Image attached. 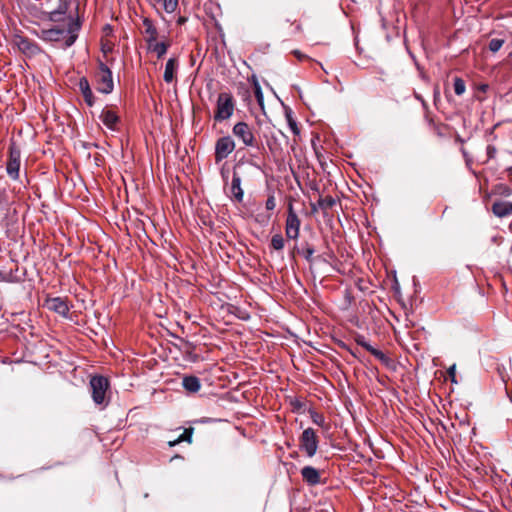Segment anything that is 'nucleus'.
Returning <instances> with one entry per match:
<instances>
[{"label": "nucleus", "mask_w": 512, "mask_h": 512, "mask_svg": "<svg viewBox=\"0 0 512 512\" xmlns=\"http://www.w3.org/2000/svg\"><path fill=\"white\" fill-rule=\"evenodd\" d=\"M480 89L485 92L487 89H488V85L487 84H483L480 86Z\"/></svg>", "instance_id": "c03bdc74"}, {"label": "nucleus", "mask_w": 512, "mask_h": 512, "mask_svg": "<svg viewBox=\"0 0 512 512\" xmlns=\"http://www.w3.org/2000/svg\"><path fill=\"white\" fill-rule=\"evenodd\" d=\"M179 67V63L177 58L171 57L167 60L165 65V70L163 74V79L166 83H171L175 78V73Z\"/></svg>", "instance_id": "a211bd4d"}, {"label": "nucleus", "mask_w": 512, "mask_h": 512, "mask_svg": "<svg viewBox=\"0 0 512 512\" xmlns=\"http://www.w3.org/2000/svg\"><path fill=\"white\" fill-rule=\"evenodd\" d=\"M20 160V150L15 145H11L9 148V157L6 163V172L13 180H17L19 178Z\"/></svg>", "instance_id": "1a4fd4ad"}, {"label": "nucleus", "mask_w": 512, "mask_h": 512, "mask_svg": "<svg viewBox=\"0 0 512 512\" xmlns=\"http://www.w3.org/2000/svg\"><path fill=\"white\" fill-rule=\"evenodd\" d=\"M182 387L188 393H197L201 389V381L197 376L186 375L182 378Z\"/></svg>", "instance_id": "f3484780"}, {"label": "nucleus", "mask_w": 512, "mask_h": 512, "mask_svg": "<svg viewBox=\"0 0 512 512\" xmlns=\"http://www.w3.org/2000/svg\"><path fill=\"white\" fill-rule=\"evenodd\" d=\"M301 29H302L301 25H300V24H298V25L296 26V30H297V31H301Z\"/></svg>", "instance_id": "a18cd8bd"}, {"label": "nucleus", "mask_w": 512, "mask_h": 512, "mask_svg": "<svg viewBox=\"0 0 512 512\" xmlns=\"http://www.w3.org/2000/svg\"><path fill=\"white\" fill-rule=\"evenodd\" d=\"M73 16L69 14L68 16L62 15V12L53 10L47 14V20L55 23L56 25H60V23H64L67 27V23L69 21V17Z\"/></svg>", "instance_id": "5701e85b"}, {"label": "nucleus", "mask_w": 512, "mask_h": 512, "mask_svg": "<svg viewBox=\"0 0 512 512\" xmlns=\"http://www.w3.org/2000/svg\"><path fill=\"white\" fill-rule=\"evenodd\" d=\"M143 26L145 28V40H146V43H150V42H153L155 40H157V37H158V31H157V28L154 26L153 22L148 19V18H144L143 19Z\"/></svg>", "instance_id": "aec40b11"}, {"label": "nucleus", "mask_w": 512, "mask_h": 512, "mask_svg": "<svg viewBox=\"0 0 512 512\" xmlns=\"http://www.w3.org/2000/svg\"><path fill=\"white\" fill-rule=\"evenodd\" d=\"M10 201L5 187H0V211L9 207Z\"/></svg>", "instance_id": "a878e982"}, {"label": "nucleus", "mask_w": 512, "mask_h": 512, "mask_svg": "<svg viewBox=\"0 0 512 512\" xmlns=\"http://www.w3.org/2000/svg\"><path fill=\"white\" fill-rule=\"evenodd\" d=\"M79 89L82 93L85 103L89 107H92L94 105L95 99L87 78L83 77L79 80Z\"/></svg>", "instance_id": "dca6fc26"}, {"label": "nucleus", "mask_w": 512, "mask_h": 512, "mask_svg": "<svg viewBox=\"0 0 512 512\" xmlns=\"http://www.w3.org/2000/svg\"><path fill=\"white\" fill-rule=\"evenodd\" d=\"M11 43L28 58H33L43 52L42 48L35 41L30 40L20 33H14L12 35Z\"/></svg>", "instance_id": "20e7f679"}, {"label": "nucleus", "mask_w": 512, "mask_h": 512, "mask_svg": "<svg viewBox=\"0 0 512 512\" xmlns=\"http://www.w3.org/2000/svg\"><path fill=\"white\" fill-rule=\"evenodd\" d=\"M356 342L358 345H360L361 347H363L365 350H367L368 352L371 351V349L373 348L372 345H370L369 342L366 341L365 337L364 336H358L356 338Z\"/></svg>", "instance_id": "2f4dec72"}, {"label": "nucleus", "mask_w": 512, "mask_h": 512, "mask_svg": "<svg viewBox=\"0 0 512 512\" xmlns=\"http://www.w3.org/2000/svg\"><path fill=\"white\" fill-rule=\"evenodd\" d=\"M75 10L76 15L69 17L67 27L55 25L50 28H42L36 33L37 37L46 42H63L64 48L74 45L82 26V21L78 14V5Z\"/></svg>", "instance_id": "f257e3e1"}, {"label": "nucleus", "mask_w": 512, "mask_h": 512, "mask_svg": "<svg viewBox=\"0 0 512 512\" xmlns=\"http://www.w3.org/2000/svg\"><path fill=\"white\" fill-rule=\"evenodd\" d=\"M255 97L257 99V102L259 103V105H263V100H264V97H263V93H262V90H261V87L256 84L255 85Z\"/></svg>", "instance_id": "f704fd0d"}, {"label": "nucleus", "mask_w": 512, "mask_h": 512, "mask_svg": "<svg viewBox=\"0 0 512 512\" xmlns=\"http://www.w3.org/2000/svg\"><path fill=\"white\" fill-rule=\"evenodd\" d=\"M336 204V200L332 196H326L324 198L320 197L316 204H312V211L315 212L318 209L323 211H327L331 209Z\"/></svg>", "instance_id": "412c9836"}, {"label": "nucleus", "mask_w": 512, "mask_h": 512, "mask_svg": "<svg viewBox=\"0 0 512 512\" xmlns=\"http://www.w3.org/2000/svg\"><path fill=\"white\" fill-rule=\"evenodd\" d=\"M235 101L231 93L222 92L218 95L216 103V111L214 114L215 121L222 122L229 119L234 112Z\"/></svg>", "instance_id": "7ed1b4c3"}, {"label": "nucleus", "mask_w": 512, "mask_h": 512, "mask_svg": "<svg viewBox=\"0 0 512 512\" xmlns=\"http://www.w3.org/2000/svg\"><path fill=\"white\" fill-rule=\"evenodd\" d=\"M418 100H420L423 104H425L424 100L420 96H416Z\"/></svg>", "instance_id": "49530a36"}, {"label": "nucleus", "mask_w": 512, "mask_h": 512, "mask_svg": "<svg viewBox=\"0 0 512 512\" xmlns=\"http://www.w3.org/2000/svg\"><path fill=\"white\" fill-rule=\"evenodd\" d=\"M310 417L314 424H316L320 427L325 426L326 423H325V417L323 416V414L318 413L315 410H310Z\"/></svg>", "instance_id": "cd10ccee"}, {"label": "nucleus", "mask_w": 512, "mask_h": 512, "mask_svg": "<svg viewBox=\"0 0 512 512\" xmlns=\"http://www.w3.org/2000/svg\"><path fill=\"white\" fill-rule=\"evenodd\" d=\"M300 473L303 481L309 486H316L322 483L319 470L313 466H304Z\"/></svg>", "instance_id": "9b49d317"}, {"label": "nucleus", "mask_w": 512, "mask_h": 512, "mask_svg": "<svg viewBox=\"0 0 512 512\" xmlns=\"http://www.w3.org/2000/svg\"><path fill=\"white\" fill-rule=\"evenodd\" d=\"M269 219H270V215H267V216L258 215L256 218V221L261 224H266V223H268Z\"/></svg>", "instance_id": "ea45409f"}, {"label": "nucleus", "mask_w": 512, "mask_h": 512, "mask_svg": "<svg viewBox=\"0 0 512 512\" xmlns=\"http://www.w3.org/2000/svg\"><path fill=\"white\" fill-rule=\"evenodd\" d=\"M97 90L103 94H110L114 89L112 72L109 67L99 61L98 71L95 74Z\"/></svg>", "instance_id": "39448f33"}, {"label": "nucleus", "mask_w": 512, "mask_h": 512, "mask_svg": "<svg viewBox=\"0 0 512 512\" xmlns=\"http://www.w3.org/2000/svg\"><path fill=\"white\" fill-rule=\"evenodd\" d=\"M297 252L301 254L307 262H313V255L315 253V249L308 242L301 243L300 247H297Z\"/></svg>", "instance_id": "4be33fe9"}, {"label": "nucleus", "mask_w": 512, "mask_h": 512, "mask_svg": "<svg viewBox=\"0 0 512 512\" xmlns=\"http://www.w3.org/2000/svg\"><path fill=\"white\" fill-rule=\"evenodd\" d=\"M233 135L238 138L246 147H255L256 138L253 128L246 122H238L232 128Z\"/></svg>", "instance_id": "6e6552de"}, {"label": "nucleus", "mask_w": 512, "mask_h": 512, "mask_svg": "<svg viewBox=\"0 0 512 512\" xmlns=\"http://www.w3.org/2000/svg\"><path fill=\"white\" fill-rule=\"evenodd\" d=\"M503 44H504L503 39L493 38L490 40L488 47L491 52L496 53L501 49Z\"/></svg>", "instance_id": "c85d7f7f"}, {"label": "nucleus", "mask_w": 512, "mask_h": 512, "mask_svg": "<svg viewBox=\"0 0 512 512\" xmlns=\"http://www.w3.org/2000/svg\"><path fill=\"white\" fill-rule=\"evenodd\" d=\"M271 247L274 250H282L284 248V238L281 234H275L272 236Z\"/></svg>", "instance_id": "bb28decb"}, {"label": "nucleus", "mask_w": 512, "mask_h": 512, "mask_svg": "<svg viewBox=\"0 0 512 512\" xmlns=\"http://www.w3.org/2000/svg\"><path fill=\"white\" fill-rule=\"evenodd\" d=\"M453 87H454V92L456 95L461 96L465 93L466 85L462 78L455 77Z\"/></svg>", "instance_id": "393cba45"}, {"label": "nucleus", "mask_w": 512, "mask_h": 512, "mask_svg": "<svg viewBox=\"0 0 512 512\" xmlns=\"http://www.w3.org/2000/svg\"><path fill=\"white\" fill-rule=\"evenodd\" d=\"M265 207L268 211H273L276 207V200L273 194L269 195L266 202Z\"/></svg>", "instance_id": "473e14b6"}, {"label": "nucleus", "mask_w": 512, "mask_h": 512, "mask_svg": "<svg viewBox=\"0 0 512 512\" xmlns=\"http://www.w3.org/2000/svg\"><path fill=\"white\" fill-rule=\"evenodd\" d=\"M169 47L170 43L168 41L157 42V40H155L147 44L148 51L155 53L158 59L163 58Z\"/></svg>", "instance_id": "6ab92c4d"}, {"label": "nucleus", "mask_w": 512, "mask_h": 512, "mask_svg": "<svg viewBox=\"0 0 512 512\" xmlns=\"http://www.w3.org/2000/svg\"><path fill=\"white\" fill-rule=\"evenodd\" d=\"M99 118L108 129L112 131L117 130V125L120 122V118L115 111L104 108L101 111Z\"/></svg>", "instance_id": "ddd939ff"}, {"label": "nucleus", "mask_w": 512, "mask_h": 512, "mask_svg": "<svg viewBox=\"0 0 512 512\" xmlns=\"http://www.w3.org/2000/svg\"><path fill=\"white\" fill-rule=\"evenodd\" d=\"M187 22V17L185 16H179L178 19H177V24L178 25H183Z\"/></svg>", "instance_id": "79ce46f5"}, {"label": "nucleus", "mask_w": 512, "mask_h": 512, "mask_svg": "<svg viewBox=\"0 0 512 512\" xmlns=\"http://www.w3.org/2000/svg\"><path fill=\"white\" fill-rule=\"evenodd\" d=\"M488 159H493L496 155V148L493 145H488L486 148Z\"/></svg>", "instance_id": "4c0bfd02"}, {"label": "nucleus", "mask_w": 512, "mask_h": 512, "mask_svg": "<svg viewBox=\"0 0 512 512\" xmlns=\"http://www.w3.org/2000/svg\"><path fill=\"white\" fill-rule=\"evenodd\" d=\"M300 231V220L295 213L292 204L288 206V214L285 224V233L288 239H297Z\"/></svg>", "instance_id": "9d476101"}, {"label": "nucleus", "mask_w": 512, "mask_h": 512, "mask_svg": "<svg viewBox=\"0 0 512 512\" xmlns=\"http://www.w3.org/2000/svg\"><path fill=\"white\" fill-rule=\"evenodd\" d=\"M318 445L319 439L315 430L311 427L306 428L299 438L300 450L303 451L307 457L312 458L317 452Z\"/></svg>", "instance_id": "423d86ee"}, {"label": "nucleus", "mask_w": 512, "mask_h": 512, "mask_svg": "<svg viewBox=\"0 0 512 512\" xmlns=\"http://www.w3.org/2000/svg\"><path fill=\"white\" fill-rule=\"evenodd\" d=\"M448 376L451 380L452 383H457V380H456V365L453 364L452 366L449 367L448 371Z\"/></svg>", "instance_id": "c9c22d12"}, {"label": "nucleus", "mask_w": 512, "mask_h": 512, "mask_svg": "<svg viewBox=\"0 0 512 512\" xmlns=\"http://www.w3.org/2000/svg\"><path fill=\"white\" fill-rule=\"evenodd\" d=\"M70 3L71 0H61L55 10L62 12V15L68 16L67 12L69 10Z\"/></svg>", "instance_id": "7c9ffc66"}, {"label": "nucleus", "mask_w": 512, "mask_h": 512, "mask_svg": "<svg viewBox=\"0 0 512 512\" xmlns=\"http://www.w3.org/2000/svg\"><path fill=\"white\" fill-rule=\"evenodd\" d=\"M292 54L299 60V61H303L304 59L307 58V56L305 54H303L301 51L299 50H293L292 51Z\"/></svg>", "instance_id": "58836bf2"}, {"label": "nucleus", "mask_w": 512, "mask_h": 512, "mask_svg": "<svg viewBox=\"0 0 512 512\" xmlns=\"http://www.w3.org/2000/svg\"><path fill=\"white\" fill-rule=\"evenodd\" d=\"M46 306L49 310L61 315L67 316L69 307L67 302L61 297H53L46 300Z\"/></svg>", "instance_id": "f8f14e48"}, {"label": "nucleus", "mask_w": 512, "mask_h": 512, "mask_svg": "<svg viewBox=\"0 0 512 512\" xmlns=\"http://www.w3.org/2000/svg\"><path fill=\"white\" fill-rule=\"evenodd\" d=\"M179 443H181V440H180V439H179V437H178L177 439H175V440H173V441H169V442H168V445H169L170 447H174V446L178 445Z\"/></svg>", "instance_id": "37998d69"}, {"label": "nucleus", "mask_w": 512, "mask_h": 512, "mask_svg": "<svg viewBox=\"0 0 512 512\" xmlns=\"http://www.w3.org/2000/svg\"><path fill=\"white\" fill-rule=\"evenodd\" d=\"M235 147V141L231 136L227 135L218 138L215 142V163L219 164L226 159L235 150Z\"/></svg>", "instance_id": "0eeeda50"}, {"label": "nucleus", "mask_w": 512, "mask_h": 512, "mask_svg": "<svg viewBox=\"0 0 512 512\" xmlns=\"http://www.w3.org/2000/svg\"><path fill=\"white\" fill-rule=\"evenodd\" d=\"M434 102L436 103L439 99H440V91H439V88L436 87L434 89Z\"/></svg>", "instance_id": "a19ab883"}, {"label": "nucleus", "mask_w": 512, "mask_h": 512, "mask_svg": "<svg viewBox=\"0 0 512 512\" xmlns=\"http://www.w3.org/2000/svg\"><path fill=\"white\" fill-rule=\"evenodd\" d=\"M492 212L499 218H504L512 214V202L495 201L492 204Z\"/></svg>", "instance_id": "2eb2a0df"}, {"label": "nucleus", "mask_w": 512, "mask_h": 512, "mask_svg": "<svg viewBox=\"0 0 512 512\" xmlns=\"http://www.w3.org/2000/svg\"><path fill=\"white\" fill-rule=\"evenodd\" d=\"M109 380L101 375H96L90 379V389L93 402L99 406H107L108 400L106 398L107 390L109 389Z\"/></svg>", "instance_id": "f03ea898"}, {"label": "nucleus", "mask_w": 512, "mask_h": 512, "mask_svg": "<svg viewBox=\"0 0 512 512\" xmlns=\"http://www.w3.org/2000/svg\"><path fill=\"white\" fill-rule=\"evenodd\" d=\"M285 117L288 123L289 128L293 132L294 135L300 134V129L298 128V124L296 120L293 118L292 111L290 109L285 111Z\"/></svg>", "instance_id": "b1692460"}, {"label": "nucleus", "mask_w": 512, "mask_h": 512, "mask_svg": "<svg viewBox=\"0 0 512 512\" xmlns=\"http://www.w3.org/2000/svg\"><path fill=\"white\" fill-rule=\"evenodd\" d=\"M385 367L389 369H395V362L389 356L385 355L380 361Z\"/></svg>", "instance_id": "72a5a7b5"}, {"label": "nucleus", "mask_w": 512, "mask_h": 512, "mask_svg": "<svg viewBox=\"0 0 512 512\" xmlns=\"http://www.w3.org/2000/svg\"><path fill=\"white\" fill-rule=\"evenodd\" d=\"M370 353L379 361H381V359L384 358V356L386 355L384 352L374 347L371 349Z\"/></svg>", "instance_id": "e433bc0d"}, {"label": "nucleus", "mask_w": 512, "mask_h": 512, "mask_svg": "<svg viewBox=\"0 0 512 512\" xmlns=\"http://www.w3.org/2000/svg\"><path fill=\"white\" fill-rule=\"evenodd\" d=\"M230 191L236 202L241 203L243 201L244 191L241 187V177L235 170L233 171Z\"/></svg>", "instance_id": "4468645a"}, {"label": "nucleus", "mask_w": 512, "mask_h": 512, "mask_svg": "<svg viewBox=\"0 0 512 512\" xmlns=\"http://www.w3.org/2000/svg\"><path fill=\"white\" fill-rule=\"evenodd\" d=\"M193 431H194V429L192 427L185 428L183 433L179 436V439L181 440V442L186 441L188 443H191Z\"/></svg>", "instance_id": "c756f323"}]
</instances>
